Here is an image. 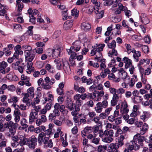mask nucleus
<instances>
[{
    "label": "nucleus",
    "mask_w": 152,
    "mask_h": 152,
    "mask_svg": "<svg viewBox=\"0 0 152 152\" xmlns=\"http://www.w3.org/2000/svg\"><path fill=\"white\" fill-rule=\"evenodd\" d=\"M32 62H30V64H29V63L28 62L27 63V67L28 68V70L29 71H27V72L28 73H29L31 72V71L32 70V68H33L32 67Z\"/></svg>",
    "instance_id": "nucleus-51"
},
{
    "label": "nucleus",
    "mask_w": 152,
    "mask_h": 152,
    "mask_svg": "<svg viewBox=\"0 0 152 152\" xmlns=\"http://www.w3.org/2000/svg\"><path fill=\"white\" fill-rule=\"evenodd\" d=\"M29 96V94L26 93L24 94V97L23 99V102L26 103V105L28 106H30L32 104V100L28 99Z\"/></svg>",
    "instance_id": "nucleus-17"
},
{
    "label": "nucleus",
    "mask_w": 152,
    "mask_h": 152,
    "mask_svg": "<svg viewBox=\"0 0 152 152\" xmlns=\"http://www.w3.org/2000/svg\"><path fill=\"white\" fill-rule=\"evenodd\" d=\"M125 139L124 136L121 135L118 138L117 143H111L109 147L110 150L108 152H120L118 149L124 144V140Z\"/></svg>",
    "instance_id": "nucleus-2"
},
{
    "label": "nucleus",
    "mask_w": 152,
    "mask_h": 152,
    "mask_svg": "<svg viewBox=\"0 0 152 152\" xmlns=\"http://www.w3.org/2000/svg\"><path fill=\"white\" fill-rule=\"evenodd\" d=\"M45 83L42 86V87L45 89L48 90L51 88V86L49 85L50 83V79L49 77H47L44 79Z\"/></svg>",
    "instance_id": "nucleus-18"
},
{
    "label": "nucleus",
    "mask_w": 152,
    "mask_h": 152,
    "mask_svg": "<svg viewBox=\"0 0 152 152\" xmlns=\"http://www.w3.org/2000/svg\"><path fill=\"white\" fill-rule=\"evenodd\" d=\"M108 54V56L111 57H112L113 55L117 56L118 55L117 51L115 48L112 49V50L109 51Z\"/></svg>",
    "instance_id": "nucleus-34"
},
{
    "label": "nucleus",
    "mask_w": 152,
    "mask_h": 152,
    "mask_svg": "<svg viewBox=\"0 0 152 152\" xmlns=\"http://www.w3.org/2000/svg\"><path fill=\"white\" fill-rule=\"evenodd\" d=\"M100 117L99 116H96L93 119V121H94L97 125L99 126H102V121H100Z\"/></svg>",
    "instance_id": "nucleus-32"
},
{
    "label": "nucleus",
    "mask_w": 152,
    "mask_h": 152,
    "mask_svg": "<svg viewBox=\"0 0 152 152\" xmlns=\"http://www.w3.org/2000/svg\"><path fill=\"white\" fill-rule=\"evenodd\" d=\"M125 91V90L123 88H119L117 90V94H122L124 93Z\"/></svg>",
    "instance_id": "nucleus-62"
},
{
    "label": "nucleus",
    "mask_w": 152,
    "mask_h": 152,
    "mask_svg": "<svg viewBox=\"0 0 152 152\" xmlns=\"http://www.w3.org/2000/svg\"><path fill=\"white\" fill-rule=\"evenodd\" d=\"M137 109L136 108H135L134 106L133 107V109L132 112L130 114V116L131 117H135L137 115Z\"/></svg>",
    "instance_id": "nucleus-52"
},
{
    "label": "nucleus",
    "mask_w": 152,
    "mask_h": 152,
    "mask_svg": "<svg viewBox=\"0 0 152 152\" xmlns=\"http://www.w3.org/2000/svg\"><path fill=\"white\" fill-rule=\"evenodd\" d=\"M18 124L14 123L12 121H8L5 126V128L9 129V132L6 133V135L8 137H10L13 136L16 133Z\"/></svg>",
    "instance_id": "nucleus-4"
},
{
    "label": "nucleus",
    "mask_w": 152,
    "mask_h": 152,
    "mask_svg": "<svg viewBox=\"0 0 152 152\" xmlns=\"http://www.w3.org/2000/svg\"><path fill=\"white\" fill-rule=\"evenodd\" d=\"M110 71L108 68H106L104 70V71H102L101 72L100 76L103 78L105 77L107 74H109Z\"/></svg>",
    "instance_id": "nucleus-33"
},
{
    "label": "nucleus",
    "mask_w": 152,
    "mask_h": 152,
    "mask_svg": "<svg viewBox=\"0 0 152 152\" xmlns=\"http://www.w3.org/2000/svg\"><path fill=\"white\" fill-rule=\"evenodd\" d=\"M7 90L12 92L14 91L15 90V87L13 85H11L7 86Z\"/></svg>",
    "instance_id": "nucleus-59"
},
{
    "label": "nucleus",
    "mask_w": 152,
    "mask_h": 152,
    "mask_svg": "<svg viewBox=\"0 0 152 152\" xmlns=\"http://www.w3.org/2000/svg\"><path fill=\"white\" fill-rule=\"evenodd\" d=\"M38 116V114L31 111L29 116V124H32L34 120L37 118Z\"/></svg>",
    "instance_id": "nucleus-12"
},
{
    "label": "nucleus",
    "mask_w": 152,
    "mask_h": 152,
    "mask_svg": "<svg viewBox=\"0 0 152 152\" xmlns=\"http://www.w3.org/2000/svg\"><path fill=\"white\" fill-rule=\"evenodd\" d=\"M77 107L76 106V105L74 104L71 102H67L66 106V107L70 111L73 110Z\"/></svg>",
    "instance_id": "nucleus-28"
},
{
    "label": "nucleus",
    "mask_w": 152,
    "mask_h": 152,
    "mask_svg": "<svg viewBox=\"0 0 152 152\" xmlns=\"http://www.w3.org/2000/svg\"><path fill=\"white\" fill-rule=\"evenodd\" d=\"M12 139L14 142L11 143L12 146L13 147H16L19 145L18 144H19L18 141L20 140V135L19 136L17 135L14 136L12 137Z\"/></svg>",
    "instance_id": "nucleus-23"
},
{
    "label": "nucleus",
    "mask_w": 152,
    "mask_h": 152,
    "mask_svg": "<svg viewBox=\"0 0 152 152\" xmlns=\"http://www.w3.org/2000/svg\"><path fill=\"white\" fill-rule=\"evenodd\" d=\"M128 105L126 101L123 102L121 105V112L122 113L126 114L129 112V109L127 108Z\"/></svg>",
    "instance_id": "nucleus-15"
},
{
    "label": "nucleus",
    "mask_w": 152,
    "mask_h": 152,
    "mask_svg": "<svg viewBox=\"0 0 152 152\" xmlns=\"http://www.w3.org/2000/svg\"><path fill=\"white\" fill-rule=\"evenodd\" d=\"M7 89V86L6 84H3L0 88V94H3L4 93V90Z\"/></svg>",
    "instance_id": "nucleus-45"
},
{
    "label": "nucleus",
    "mask_w": 152,
    "mask_h": 152,
    "mask_svg": "<svg viewBox=\"0 0 152 152\" xmlns=\"http://www.w3.org/2000/svg\"><path fill=\"white\" fill-rule=\"evenodd\" d=\"M118 8H116L114 10V13L115 15L119 14L121 13V11L125 10L126 8V7L124 6L122 4H119Z\"/></svg>",
    "instance_id": "nucleus-22"
},
{
    "label": "nucleus",
    "mask_w": 152,
    "mask_h": 152,
    "mask_svg": "<svg viewBox=\"0 0 152 152\" xmlns=\"http://www.w3.org/2000/svg\"><path fill=\"white\" fill-rule=\"evenodd\" d=\"M73 20H72L66 21L63 25V28L65 30L70 29L73 26Z\"/></svg>",
    "instance_id": "nucleus-16"
},
{
    "label": "nucleus",
    "mask_w": 152,
    "mask_h": 152,
    "mask_svg": "<svg viewBox=\"0 0 152 152\" xmlns=\"http://www.w3.org/2000/svg\"><path fill=\"white\" fill-rule=\"evenodd\" d=\"M142 49L145 53H148L149 52V49L147 45H144L142 46Z\"/></svg>",
    "instance_id": "nucleus-53"
},
{
    "label": "nucleus",
    "mask_w": 152,
    "mask_h": 152,
    "mask_svg": "<svg viewBox=\"0 0 152 152\" xmlns=\"http://www.w3.org/2000/svg\"><path fill=\"white\" fill-rule=\"evenodd\" d=\"M135 144H134L133 141H130L126 144V148L124 150H126L128 152L131 151L134 149H135Z\"/></svg>",
    "instance_id": "nucleus-14"
},
{
    "label": "nucleus",
    "mask_w": 152,
    "mask_h": 152,
    "mask_svg": "<svg viewBox=\"0 0 152 152\" xmlns=\"http://www.w3.org/2000/svg\"><path fill=\"white\" fill-rule=\"evenodd\" d=\"M34 88L33 87H31L29 88L27 90L28 93L29 94L33 97L34 95Z\"/></svg>",
    "instance_id": "nucleus-44"
},
{
    "label": "nucleus",
    "mask_w": 152,
    "mask_h": 152,
    "mask_svg": "<svg viewBox=\"0 0 152 152\" xmlns=\"http://www.w3.org/2000/svg\"><path fill=\"white\" fill-rule=\"evenodd\" d=\"M120 77L123 80H126V79L128 80H129L130 77L128 75L127 73L126 72H124L123 73H121V75H120Z\"/></svg>",
    "instance_id": "nucleus-46"
},
{
    "label": "nucleus",
    "mask_w": 152,
    "mask_h": 152,
    "mask_svg": "<svg viewBox=\"0 0 152 152\" xmlns=\"http://www.w3.org/2000/svg\"><path fill=\"white\" fill-rule=\"evenodd\" d=\"M123 61L125 63V68L126 69L130 67L132 64V61L128 58L125 57L123 59Z\"/></svg>",
    "instance_id": "nucleus-20"
},
{
    "label": "nucleus",
    "mask_w": 152,
    "mask_h": 152,
    "mask_svg": "<svg viewBox=\"0 0 152 152\" xmlns=\"http://www.w3.org/2000/svg\"><path fill=\"white\" fill-rule=\"evenodd\" d=\"M99 141L100 139L99 138H96L94 137L92 140L91 142L96 145H97L99 144Z\"/></svg>",
    "instance_id": "nucleus-47"
},
{
    "label": "nucleus",
    "mask_w": 152,
    "mask_h": 152,
    "mask_svg": "<svg viewBox=\"0 0 152 152\" xmlns=\"http://www.w3.org/2000/svg\"><path fill=\"white\" fill-rule=\"evenodd\" d=\"M125 46L127 49V52L128 54H130L131 52L134 53V50L132 49V47L130 44H125Z\"/></svg>",
    "instance_id": "nucleus-41"
},
{
    "label": "nucleus",
    "mask_w": 152,
    "mask_h": 152,
    "mask_svg": "<svg viewBox=\"0 0 152 152\" xmlns=\"http://www.w3.org/2000/svg\"><path fill=\"white\" fill-rule=\"evenodd\" d=\"M101 103H97L96 104V106L95 108L96 112L98 113H101L102 111V107L101 106Z\"/></svg>",
    "instance_id": "nucleus-37"
},
{
    "label": "nucleus",
    "mask_w": 152,
    "mask_h": 152,
    "mask_svg": "<svg viewBox=\"0 0 152 152\" xmlns=\"http://www.w3.org/2000/svg\"><path fill=\"white\" fill-rule=\"evenodd\" d=\"M143 100L142 96H135L133 98V101L135 103L140 102Z\"/></svg>",
    "instance_id": "nucleus-39"
},
{
    "label": "nucleus",
    "mask_w": 152,
    "mask_h": 152,
    "mask_svg": "<svg viewBox=\"0 0 152 152\" xmlns=\"http://www.w3.org/2000/svg\"><path fill=\"white\" fill-rule=\"evenodd\" d=\"M108 47L109 48L113 49L115 48L116 47V43L114 40H113L111 42L107 44Z\"/></svg>",
    "instance_id": "nucleus-42"
},
{
    "label": "nucleus",
    "mask_w": 152,
    "mask_h": 152,
    "mask_svg": "<svg viewBox=\"0 0 152 152\" xmlns=\"http://www.w3.org/2000/svg\"><path fill=\"white\" fill-rule=\"evenodd\" d=\"M10 70V66L7 64L4 68L0 70V72H1V74L3 75H5L8 73Z\"/></svg>",
    "instance_id": "nucleus-25"
},
{
    "label": "nucleus",
    "mask_w": 152,
    "mask_h": 152,
    "mask_svg": "<svg viewBox=\"0 0 152 152\" xmlns=\"http://www.w3.org/2000/svg\"><path fill=\"white\" fill-rule=\"evenodd\" d=\"M89 131H91L90 128L88 127H86L84 129L81 131V135L82 137L85 138L87 135L86 134L90 133Z\"/></svg>",
    "instance_id": "nucleus-30"
},
{
    "label": "nucleus",
    "mask_w": 152,
    "mask_h": 152,
    "mask_svg": "<svg viewBox=\"0 0 152 152\" xmlns=\"http://www.w3.org/2000/svg\"><path fill=\"white\" fill-rule=\"evenodd\" d=\"M145 139L144 137L141 136L139 133L134 136L133 141L135 145V150H138L142 146Z\"/></svg>",
    "instance_id": "nucleus-5"
},
{
    "label": "nucleus",
    "mask_w": 152,
    "mask_h": 152,
    "mask_svg": "<svg viewBox=\"0 0 152 152\" xmlns=\"http://www.w3.org/2000/svg\"><path fill=\"white\" fill-rule=\"evenodd\" d=\"M52 132V129H48L46 130L44 132H42L40 134H42V135L46 136H50V135L51 134Z\"/></svg>",
    "instance_id": "nucleus-48"
},
{
    "label": "nucleus",
    "mask_w": 152,
    "mask_h": 152,
    "mask_svg": "<svg viewBox=\"0 0 152 152\" xmlns=\"http://www.w3.org/2000/svg\"><path fill=\"white\" fill-rule=\"evenodd\" d=\"M28 122L25 118H22L20 120V124L24 129H26L28 127Z\"/></svg>",
    "instance_id": "nucleus-31"
},
{
    "label": "nucleus",
    "mask_w": 152,
    "mask_h": 152,
    "mask_svg": "<svg viewBox=\"0 0 152 152\" xmlns=\"http://www.w3.org/2000/svg\"><path fill=\"white\" fill-rule=\"evenodd\" d=\"M137 77V76L134 75H133V78H132L128 82H127V85L129 87L132 88L134 86L136 81H137V80H136Z\"/></svg>",
    "instance_id": "nucleus-26"
},
{
    "label": "nucleus",
    "mask_w": 152,
    "mask_h": 152,
    "mask_svg": "<svg viewBox=\"0 0 152 152\" xmlns=\"http://www.w3.org/2000/svg\"><path fill=\"white\" fill-rule=\"evenodd\" d=\"M149 128V126L148 124L146 123H144L142 128L140 129V133L141 135L144 134L147 132Z\"/></svg>",
    "instance_id": "nucleus-24"
},
{
    "label": "nucleus",
    "mask_w": 152,
    "mask_h": 152,
    "mask_svg": "<svg viewBox=\"0 0 152 152\" xmlns=\"http://www.w3.org/2000/svg\"><path fill=\"white\" fill-rule=\"evenodd\" d=\"M125 10H123V11L125 12V14L129 18V16H131L132 15L131 11L129 10H127V8L126 7V8L125 9Z\"/></svg>",
    "instance_id": "nucleus-58"
},
{
    "label": "nucleus",
    "mask_w": 152,
    "mask_h": 152,
    "mask_svg": "<svg viewBox=\"0 0 152 152\" xmlns=\"http://www.w3.org/2000/svg\"><path fill=\"white\" fill-rule=\"evenodd\" d=\"M25 56L26 60L28 61L29 62H31L34 59L36 53L34 52L32 53L31 52H29L24 53Z\"/></svg>",
    "instance_id": "nucleus-10"
},
{
    "label": "nucleus",
    "mask_w": 152,
    "mask_h": 152,
    "mask_svg": "<svg viewBox=\"0 0 152 152\" xmlns=\"http://www.w3.org/2000/svg\"><path fill=\"white\" fill-rule=\"evenodd\" d=\"M6 142L4 140H1L0 142V148H1L5 147L6 146Z\"/></svg>",
    "instance_id": "nucleus-63"
},
{
    "label": "nucleus",
    "mask_w": 152,
    "mask_h": 152,
    "mask_svg": "<svg viewBox=\"0 0 152 152\" xmlns=\"http://www.w3.org/2000/svg\"><path fill=\"white\" fill-rule=\"evenodd\" d=\"M140 19L141 22L144 24H147L149 22L148 18L144 14H142L140 16Z\"/></svg>",
    "instance_id": "nucleus-27"
},
{
    "label": "nucleus",
    "mask_w": 152,
    "mask_h": 152,
    "mask_svg": "<svg viewBox=\"0 0 152 152\" xmlns=\"http://www.w3.org/2000/svg\"><path fill=\"white\" fill-rule=\"evenodd\" d=\"M20 141L19 142V145L20 146H23L25 145H27L28 138H26L25 135H20Z\"/></svg>",
    "instance_id": "nucleus-11"
},
{
    "label": "nucleus",
    "mask_w": 152,
    "mask_h": 152,
    "mask_svg": "<svg viewBox=\"0 0 152 152\" xmlns=\"http://www.w3.org/2000/svg\"><path fill=\"white\" fill-rule=\"evenodd\" d=\"M98 46L99 47L95 50L96 54L101 52L103 50V48L105 46V45L104 44H99Z\"/></svg>",
    "instance_id": "nucleus-38"
},
{
    "label": "nucleus",
    "mask_w": 152,
    "mask_h": 152,
    "mask_svg": "<svg viewBox=\"0 0 152 152\" xmlns=\"http://www.w3.org/2000/svg\"><path fill=\"white\" fill-rule=\"evenodd\" d=\"M81 43L79 41H76L73 43L70 49L67 50L68 54L71 55V58L75 59L77 54L76 52L78 51L81 48Z\"/></svg>",
    "instance_id": "nucleus-3"
},
{
    "label": "nucleus",
    "mask_w": 152,
    "mask_h": 152,
    "mask_svg": "<svg viewBox=\"0 0 152 152\" xmlns=\"http://www.w3.org/2000/svg\"><path fill=\"white\" fill-rule=\"evenodd\" d=\"M33 108H34V109L32 110L31 111L38 114V112L40 110L41 106L39 105L34 106V107H33Z\"/></svg>",
    "instance_id": "nucleus-50"
},
{
    "label": "nucleus",
    "mask_w": 152,
    "mask_h": 152,
    "mask_svg": "<svg viewBox=\"0 0 152 152\" xmlns=\"http://www.w3.org/2000/svg\"><path fill=\"white\" fill-rule=\"evenodd\" d=\"M54 62L56 64V67L58 69H63L66 72L70 69L67 59L66 58H64L62 59L61 58L56 59Z\"/></svg>",
    "instance_id": "nucleus-1"
},
{
    "label": "nucleus",
    "mask_w": 152,
    "mask_h": 152,
    "mask_svg": "<svg viewBox=\"0 0 152 152\" xmlns=\"http://www.w3.org/2000/svg\"><path fill=\"white\" fill-rule=\"evenodd\" d=\"M113 26V25H111L107 28V31L104 34V35L105 36H109L110 34L111 33V31L113 30L112 28Z\"/></svg>",
    "instance_id": "nucleus-40"
},
{
    "label": "nucleus",
    "mask_w": 152,
    "mask_h": 152,
    "mask_svg": "<svg viewBox=\"0 0 152 152\" xmlns=\"http://www.w3.org/2000/svg\"><path fill=\"white\" fill-rule=\"evenodd\" d=\"M107 148L106 146L100 145L98 147L97 151L98 152H105V150Z\"/></svg>",
    "instance_id": "nucleus-43"
},
{
    "label": "nucleus",
    "mask_w": 152,
    "mask_h": 152,
    "mask_svg": "<svg viewBox=\"0 0 152 152\" xmlns=\"http://www.w3.org/2000/svg\"><path fill=\"white\" fill-rule=\"evenodd\" d=\"M99 7H96L97 10L95 11L94 12L96 14V18L97 19H99L102 18L103 17L104 11L102 10L99 11Z\"/></svg>",
    "instance_id": "nucleus-19"
},
{
    "label": "nucleus",
    "mask_w": 152,
    "mask_h": 152,
    "mask_svg": "<svg viewBox=\"0 0 152 152\" xmlns=\"http://www.w3.org/2000/svg\"><path fill=\"white\" fill-rule=\"evenodd\" d=\"M96 7H95V6H90L88 8V12L89 14L91 13L94 11V10H97Z\"/></svg>",
    "instance_id": "nucleus-56"
},
{
    "label": "nucleus",
    "mask_w": 152,
    "mask_h": 152,
    "mask_svg": "<svg viewBox=\"0 0 152 152\" xmlns=\"http://www.w3.org/2000/svg\"><path fill=\"white\" fill-rule=\"evenodd\" d=\"M105 136L102 138V141L104 142L110 143L113 140V131L110 130L105 132Z\"/></svg>",
    "instance_id": "nucleus-7"
},
{
    "label": "nucleus",
    "mask_w": 152,
    "mask_h": 152,
    "mask_svg": "<svg viewBox=\"0 0 152 152\" xmlns=\"http://www.w3.org/2000/svg\"><path fill=\"white\" fill-rule=\"evenodd\" d=\"M20 61H17L15 63H13L12 64V68L15 70L18 71L21 73H22L24 69L22 66H20Z\"/></svg>",
    "instance_id": "nucleus-9"
},
{
    "label": "nucleus",
    "mask_w": 152,
    "mask_h": 152,
    "mask_svg": "<svg viewBox=\"0 0 152 152\" xmlns=\"http://www.w3.org/2000/svg\"><path fill=\"white\" fill-rule=\"evenodd\" d=\"M135 54L133 55V57L136 59V61H138L139 60V57L141 56V54L140 51H136L135 50H134V53Z\"/></svg>",
    "instance_id": "nucleus-36"
},
{
    "label": "nucleus",
    "mask_w": 152,
    "mask_h": 152,
    "mask_svg": "<svg viewBox=\"0 0 152 152\" xmlns=\"http://www.w3.org/2000/svg\"><path fill=\"white\" fill-rule=\"evenodd\" d=\"M18 101V99L15 96H12L10 99H8V101L9 102H13L16 103Z\"/></svg>",
    "instance_id": "nucleus-54"
},
{
    "label": "nucleus",
    "mask_w": 152,
    "mask_h": 152,
    "mask_svg": "<svg viewBox=\"0 0 152 152\" xmlns=\"http://www.w3.org/2000/svg\"><path fill=\"white\" fill-rule=\"evenodd\" d=\"M34 50L37 53L39 54H41L43 53V49L42 48H38L37 49L35 48Z\"/></svg>",
    "instance_id": "nucleus-57"
},
{
    "label": "nucleus",
    "mask_w": 152,
    "mask_h": 152,
    "mask_svg": "<svg viewBox=\"0 0 152 152\" xmlns=\"http://www.w3.org/2000/svg\"><path fill=\"white\" fill-rule=\"evenodd\" d=\"M58 50L53 49L52 55L53 57H56L58 55Z\"/></svg>",
    "instance_id": "nucleus-60"
},
{
    "label": "nucleus",
    "mask_w": 152,
    "mask_h": 152,
    "mask_svg": "<svg viewBox=\"0 0 152 152\" xmlns=\"http://www.w3.org/2000/svg\"><path fill=\"white\" fill-rule=\"evenodd\" d=\"M108 120L111 122H113L114 121L115 124L116 125H119L121 123V119L120 118H116L114 117L113 116H110L108 117Z\"/></svg>",
    "instance_id": "nucleus-13"
},
{
    "label": "nucleus",
    "mask_w": 152,
    "mask_h": 152,
    "mask_svg": "<svg viewBox=\"0 0 152 152\" xmlns=\"http://www.w3.org/2000/svg\"><path fill=\"white\" fill-rule=\"evenodd\" d=\"M108 130H105L104 132L102 130H100L99 131V136L100 137H102V138L104 137L105 136V132L106 131H108Z\"/></svg>",
    "instance_id": "nucleus-55"
},
{
    "label": "nucleus",
    "mask_w": 152,
    "mask_h": 152,
    "mask_svg": "<svg viewBox=\"0 0 152 152\" xmlns=\"http://www.w3.org/2000/svg\"><path fill=\"white\" fill-rule=\"evenodd\" d=\"M102 126H99V125H95L93 127L94 133L95 134L97 133L99 131V127H102Z\"/></svg>",
    "instance_id": "nucleus-61"
},
{
    "label": "nucleus",
    "mask_w": 152,
    "mask_h": 152,
    "mask_svg": "<svg viewBox=\"0 0 152 152\" xmlns=\"http://www.w3.org/2000/svg\"><path fill=\"white\" fill-rule=\"evenodd\" d=\"M81 28L85 31H88L91 28V25L88 22H83L81 25Z\"/></svg>",
    "instance_id": "nucleus-21"
},
{
    "label": "nucleus",
    "mask_w": 152,
    "mask_h": 152,
    "mask_svg": "<svg viewBox=\"0 0 152 152\" xmlns=\"http://www.w3.org/2000/svg\"><path fill=\"white\" fill-rule=\"evenodd\" d=\"M56 116L53 113H51L49 116V120L50 121H52L53 120H55Z\"/></svg>",
    "instance_id": "nucleus-64"
},
{
    "label": "nucleus",
    "mask_w": 152,
    "mask_h": 152,
    "mask_svg": "<svg viewBox=\"0 0 152 152\" xmlns=\"http://www.w3.org/2000/svg\"><path fill=\"white\" fill-rule=\"evenodd\" d=\"M44 134H39L38 137V142L39 144L42 143L45 145L48 144V146L49 148H52L53 146V143L51 139L50 140V136L42 135Z\"/></svg>",
    "instance_id": "nucleus-6"
},
{
    "label": "nucleus",
    "mask_w": 152,
    "mask_h": 152,
    "mask_svg": "<svg viewBox=\"0 0 152 152\" xmlns=\"http://www.w3.org/2000/svg\"><path fill=\"white\" fill-rule=\"evenodd\" d=\"M38 139L34 136L32 135L28 138L27 145L32 150L34 149L37 145Z\"/></svg>",
    "instance_id": "nucleus-8"
},
{
    "label": "nucleus",
    "mask_w": 152,
    "mask_h": 152,
    "mask_svg": "<svg viewBox=\"0 0 152 152\" xmlns=\"http://www.w3.org/2000/svg\"><path fill=\"white\" fill-rule=\"evenodd\" d=\"M23 49L24 51V53L30 52L32 48L30 46L26 45H24L22 46Z\"/></svg>",
    "instance_id": "nucleus-35"
},
{
    "label": "nucleus",
    "mask_w": 152,
    "mask_h": 152,
    "mask_svg": "<svg viewBox=\"0 0 152 152\" xmlns=\"http://www.w3.org/2000/svg\"><path fill=\"white\" fill-rule=\"evenodd\" d=\"M98 103H101V106L102 108H106L108 105L107 101L106 100H104L102 102H99Z\"/></svg>",
    "instance_id": "nucleus-49"
},
{
    "label": "nucleus",
    "mask_w": 152,
    "mask_h": 152,
    "mask_svg": "<svg viewBox=\"0 0 152 152\" xmlns=\"http://www.w3.org/2000/svg\"><path fill=\"white\" fill-rule=\"evenodd\" d=\"M16 6L18 7V12H20L23 7V3L20 2V0H17Z\"/></svg>",
    "instance_id": "nucleus-29"
}]
</instances>
